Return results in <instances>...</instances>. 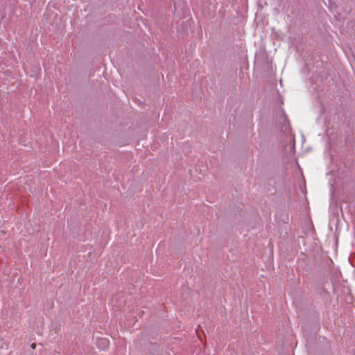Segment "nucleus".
<instances>
[{
  "mask_svg": "<svg viewBox=\"0 0 355 355\" xmlns=\"http://www.w3.org/2000/svg\"><path fill=\"white\" fill-rule=\"evenodd\" d=\"M99 345H103L105 348H107L109 341L106 338H100L98 341Z\"/></svg>",
  "mask_w": 355,
  "mask_h": 355,
  "instance_id": "nucleus-1",
  "label": "nucleus"
},
{
  "mask_svg": "<svg viewBox=\"0 0 355 355\" xmlns=\"http://www.w3.org/2000/svg\"><path fill=\"white\" fill-rule=\"evenodd\" d=\"M31 347H32V348L35 349V344H32Z\"/></svg>",
  "mask_w": 355,
  "mask_h": 355,
  "instance_id": "nucleus-2",
  "label": "nucleus"
}]
</instances>
